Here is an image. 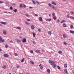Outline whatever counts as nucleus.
<instances>
[{"mask_svg": "<svg viewBox=\"0 0 74 74\" xmlns=\"http://www.w3.org/2000/svg\"><path fill=\"white\" fill-rule=\"evenodd\" d=\"M49 62L52 65V67H53V68H55L56 67V64H55V62L53 61H51V60H49Z\"/></svg>", "mask_w": 74, "mask_h": 74, "instance_id": "f257e3e1", "label": "nucleus"}, {"mask_svg": "<svg viewBox=\"0 0 74 74\" xmlns=\"http://www.w3.org/2000/svg\"><path fill=\"white\" fill-rule=\"evenodd\" d=\"M0 41L2 42H4V40H2L1 36H0Z\"/></svg>", "mask_w": 74, "mask_h": 74, "instance_id": "f03ea898", "label": "nucleus"}, {"mask_svg": "<svg viewBox=\"0 0 74 74\" xmlns=\"http://www.w3.org/2000/svg\"><path fill=\"white\" fill-rule=\"evenodd\" d=\"M22 42L23 43L26 42V39L25 38H24L23 39Z\"/></svg>", "mask_w": 74, "mask_h": 74, "instance_id": "7ed1b4c3", "label": "nucleus"}, {"mask_svg": "<svg viewBox=\"0 0 74 74\" xmlns=\"http://www.w3.org/2000/svg\"><path fill=\"white\" fill-rule=\"evenodd\" d=\"M35 52H36V53H40V50H36L35 51Z\"/></svg>", "mask_w": 74, "mask_h": 74, "instance_id": "20e7f679", "label": "nucleus"}, {"mask_svg": "<svg viewBox=\"0 0 74 74\" xmlns=\"http://www.w3.org/2000/svg\"><path fill=\"white\" fill-rule=\"evenodd\" d=\"M3 56L4 57H8V55L7 54H5Z\"/></svg>", "mask_w": 74, "mask_h": 74, "instance_id": "39448f33", "label": "nucleus"}, {"mask_svg": "<svg viewBox=\"0 0 74 74\" xmlns=\"http://www.w3.org/2000/svg\"><path fill=\"white\" fill-rule=\"evenodd\" d=\"M31 27L32 30H34V25H32Z\"/></svg>", "mask_w": 74, "mask_h": 74, "instance_id": "423d86ee", "label": "nucleus"}, {"mask_svg": "<svg viewBox=\"0 0 74 74\" xmlns=\"http://www.w3.org/2000/svg\"><path fill=\"white\" fill-rule=\"evenodd\" d=\"M70 33H72V34H74V31L72 30H70L69 31Z\"/></svg>", "mask_w": 74, "mask_h": 74, "instance_id": "0eeeda50", "label": "nucleus"}, {"mask_svg": "<svg viewBox=\"0 0 74 74\" xmlns=\"http://www.w3.org/2000/svg\"><path fill=\"white\" fill-rule=\"evenodd\" d=\"M39 20L41 22V21H42V17H40L39 18Z\"/></svg>", "mask_w": 74, "mask_h": 74, "instance_id": "6e6552de", "label": "nucleus"}, {"mask_svg": "<svg viewBox=\"0 0 74 74\" xmlns=\"http://www.w3.org/2000/svg\"><path fill=\"white\" fill-rule=\"evenodd\" d=\"M51 4H53V5H56V3L54 2L53 1H52L51 2Z\"/></svg>", "mask_w": 74, "mask_h": 74, "instance_id": "1a4fd4ad", "label": "nucleus"}, {"mask_svg": "<svg viewBox=\"0 0 74 74\" xmlns=\"http://www.w3.org/2000/svg\"><path fill=\"white\" fill-rule=\"evenodd\" d=\"M64 67L65 68H67V64H64Z\"/></svg>", "mask_w": 74, "mask_h": 74, "instance_id": "9d476101", "label": "nucleus"}, {"mask_svg": "<svg viewBox=\"0 0 74 74\" xmlns=\"http://www.w3.org/2000/svg\"><path fill=\"white\" fill-rule=\"evenodd\" d=\"M53 19L54 20H56V19L57 17L56 16H53Z\"/></svg>", "mask_w": 74, "mask_h": 74, "instance_id": "9b49d317", "label": "nucleus"}, {"mask_svg": "<svg viewBox=\"0 0 74 74\" xmlns=\"http://www.w3.org/2000/svg\"><path fill=\"white\" fill-rule=\"evenodd\" d=\"M30 63L32 64H34V62H33V61L32 60H31L30 61Z\"/></svg>", "mask_w": 74, "mask_h": 74, "instance_id": "f8f14e48", "label": "nucleus"}, {"mask_svg": "<svg viewBox=\"0 0 74 74\" xmlns=\"http://www.w3.org/2000/svg\"><path fill=\"white\" fill-rule=\"evenodd\" d=\"M1 24H3V25H6V22H1Z\"/></svg>", "mask_w": 74, "mask_h": 74, "instance_id": "ddd939ff", "label": "nucleus"}, {"mask_svg": "<svg viewBox=\"0 0 74 74\" xmlns=\"http://www.w3.org/2000/svg\"><path fill=\"white\" fill-rule=\"evenodd\" d=\"M58 53L59 54H61V53H62V51L60 50L58 51Z\"/></svg>", "mask_w": 74, "mask_h": 74, "instance_id": "4468645a", "label": "nucleus"}, {"mask_svg": "<svg viewBox=\"0 0 74 74\" xmlns=\"http://www.w3.org/2000/svg\"><path fill=\"white\" fill-rule=\"evenodd\" d=\"M16 40L17 41V42H21V40H18V39H16Z\"/></svg>", "mask_w": 74, "mask_h": 74, "instance_id": "2eb2a0df", "label": "nucleus"}, {"mask_svg": "<svg viewBox=\"0 0 74 74\" xmlns=\"http://www.w3.org/2000/svg\"><path fill=\"white\" fill-rule=\"evenodd\" d=\"M3 33L4 34H6L7 33L6 32V31L5 30L3 31Z\"/></svg>", "mask_w": 74, "mask_h": 74, "instance_id": "dca6fc26", "label": "nucleus"}, {"mask_svg": "<svg viewBox=\"0 0 74 74\" xmlns=\"http://www.w3.org/2000/svg\"><path fill=\"white\" fill-rule=\"evenodd\" d=\"M64 72L65 73H67V69H64Z\"/></svg>", "mask_w": 74, "mask_h": 74, "instance_id": "f3484780", "label": "nucleus"}, {"mask_svg": "<svg viewBox=\"0 0 74 74\" xmlns=\"http://www.w3.org/2000/svg\"><path fill=\"white\" fill-rule=\"evenodd\" d=\"M63 27H66L67 26H66V24H63Z\"/></svg>", "mask_w": 74, "mask_h": 74, "instance_id": "a211bd4d", "label": "nucleus"}, {"mask_svg": "<svg viewBox=\"0 0 74 74\" xmlns=\"http://www.w3.org/2000/svg\"><path fill=\"white\" fill-rule=\"evenodd\" d=\"M25 61V58H23L22 59V60L21 61V62H23Z\"/></svg>", "mask_w": 74, "mask_h": 74, "instance_id": "6ab92c4d", "label": "nucleus"}, {"mask_svg": "<svg viewBox=\"0 0 74 74\" xmlns=\"http://www.w3.org/2000/svg\"><path fill=\"white\" fill-rule=\"evenodd\" d=\"M32 34H33V37H36V34L34 33H32Z\"/></svg>", "mask_w": 74, "mask_h": 74, "instance_id": "aec40b11", "label": "nucleus"}, {"mask_svg": "<svg viewBox=\"0 0 74 74\" xmlns=\"http://www.w3.org/2000/svg\"><path fill=\"white\" fill-rule=\"evenodd\" d=\"M51 31H49L48 32V34L49 35H51Z\"/></svg>", "mask_w": 74, "mask_h": 74, "instance_id": "412c9836", "label": "nucleus"}, {"mask_svg": "<svg viewBox=\"0 0 74 74\" xmlns=\"http://www.w3.org/2000/svg\"><path fill=\"white\" fill-rule=\"evenodd\" d=\"M47 71L48 73H50V70H49V69H48L47 70Z\"/></svg>", "mask_w": 74, "mask_h": 74, "instance_id": "4be33fe9", "label": "nucleus"}, {"mask_svg": "<svg viewBox=\"0 0 74 74\" xmlns=\"http://www.w3.org/2000/svg\"><path fill=\"white\" fill-rule=\"evenodd\" d=\"M63 36L64 38H65L66 37V35L64 34L63 35Z\"/></svg>", "mask_w": 74, "mask_h": 74, "instance_id": "5701e85b", "label": "nucleus"}, {"mask_svg": "<svg viewBox=\"0 0 74 74\" xmlns=\"http://www.w3.org/2000/svg\"><path fill=\"white\" fill-rule=\"evenodd\" d=\"M13 11H14V12H17V9H15L14 10H13Z\"/></svg>", "mask_w": 74, "mask_h": 74, "instance_id": "b1692460", "label": "nucleus"}, {"mask_svg": "<svg viewBox=\"0 0 74 74\" xmlns=\"http://www.w3.org/2000/svg\"><path fill=\"white\" fill-rule=\"evenodd\" d=\"M5 68H6V66H5V65H4V66H3L2 67L3 69H5Z\"/></svg>", "mask_w": 74, "mask_h": 74, "instance_id": "393cba45", "label": "nucleus"}, {"mask_svg": "<svg viewBox=\"0 0 74 74\" xmlns=\"http://www.w3.org/2000/svg\"><path fill=\"white\" fill-rule=\"evenodd\" d=\"M69 18H70V19H74V17L73 16H71Z\"/></svg>", "mask_w": 74, "mask_h": 74, "instance_id": "a878e982", "label": "nucleus"}, {"mask_svg": "<svg viewBox=\"0 0 74 74\" xmlns=\"http://www.w3.org/2000/svg\"><path fill=\"white\" fill-rule=\"evenodd\" d=\"M32 1L34 4H36V2L34 1V0H32Z\"/></svg>", "mask_w": 74, "mask_h": 74, "instance_id": "bb28decb", "label": "nucleus"}, {"mask_svg": "<svg viewBox=\"0 0 74 74\" xmlns=\"http://www.w3.org/2000/svg\"><path fill=\"white\" fill-rule=\"evenodd\" d=\"M73 27H73V26L72 25H70V28H71V29H73Z\"/></svg>", "mask_w": 74, "mask_h": 74, "instance_id": "cd10ccee", "label": "nucleus"}, {"mask_svg": "<svg viewBox=\"0 0 74 74\" xmlns=\"http://www.w3.org/2000/svg\"><path fill=\"white\" fill-rule=\"evenodd\" d=\"M57 68L58 69H59V70H60V66H57Z\"/></svg>", "mask_w": 74, "mask_h": 74, "instance_id": "c85d7f7f", "label": "nucleus"}, {"mask_svg": "<svg viewBox=\"0 0 74 74\" xmlns=\"http://www.w3.org/2000/svg\"><path fill=\"white\" fill-rule=\"evenodd\" d=\"M17 29H19V30H21V27H17Z\"/></svg>", "mask_w": 74, "mask_h": 74, "instance_id": "c756f323", "label": "nucleus"}, {"mask_svg": "<svg viewBox=\"0 0 74 74\" xmlns=\"http://www.w3.org/2000/svg\"><path fill=\"white\" fill-rule=\"evenodd\" d=\"M64 22H65V21L64 20H63L61 21V23H64Z\"/></svg>", "mask_w": 74, "mask_h": 74, "instance_id": "7c9ffc66", "label": "nucleus"}, {"mask_svg": "<svg viewBox=\"0 0 74 74\" xmlns=\"http://www.w3.org/2000/svg\"><path fill=\"white\" fill-rule=\"evenodd\" d=\"M26 24L27 25H29L30 24V23H29V22H27V21L26 22Z\"/></svg>", "mask_w": 74, "mask_h": 74, "instance_id": "2f4dec72", "label": "nucleus"}, {"mask_svg": "<svg viewBox=\"0 0 74 74\" xmlns=\"http://www.w3.org/2000/svg\"><path fill=\"white\" fill-rule=\"evenodd\" d=\"M43 68V67H42V66H41L40 67V70H42V69Z\"/></svg>", "mask_w": 74, "mask_h": 74, "instance_id": "473e14b6", "label": "nucleus"}, {"mask_svg": "<svg viewBox=\"0 0 74 74\" xmlns=\"http://www.w3.org/2000/svg\"><path fill=\"white\" fill-rule=\"evenodd\" d=\"M30 52L31 53H33V50H31L30 51Z\"/></svg>", "mask_w": 74, "mask_h": 74, "instance_id": "72a5a7b5", "label": "nucleus"}, {"mask_svg": "<svg viewBox=\"0 0 74 74\" xmlns=\"http://www.w3.org/2000/svg\"><path fill=\"white\" fill-rule=\"evenodd\" d=\"M20 7H23V5L22 4H21L20 5Z\"/></svg>", "mask_w": 74, "mask_h": 74, "instance_id": "f704fd0d", "label": "nucleus"}, {"mask_svg": "<svg viewBox=\"0 0 74 74\" xmlns=\"http://www.w3.org/2000/svg\"><path fill=\"white\" fill-rule=\"evenodd\" d=\"M52 15H53V16H55V13H53L52 14Z\"/></svg>", "mask_w": 74, "mask_h": 74, "instance_id": "c9c22d12", "label": "nucleus"}, {"mask_svg": "<svg viewBox=\"0 0 74 74\" xmlns=\"http://www.w3.org/2000/svg\"><path fill=\"white\" fill-rule=\"evenodd\" d=\"M5 47L6 48H7L8 47V46L7 45H5Z\"/></svg>", "mask_w": 74, "mask_h": 74, "instance_id": "e433bc0d", "label": "nucleus"}, {"mask_svg": "<svg viewBox=\"0 0 74 74\" xmlns=\"http://www.w3.org/2000/svg\"><path fill=\"white\" fill-rule=\"evenodd\" d=\"M2 3H3V2L1 1H0V4H2Z\"/></svg>", "mask_w": 74, "mask_h": 74, "instance_id": "4c0bfd02", "label": "nucleus"}, {"mask_svg": "<svg viewBox=\"0 0 74 74\" xmlns=\"http://www.w3.org/2000/svg\"><path fill=\"white\" fill-rule=\"evenodd\" d=\"M48 5L49 7H51V5H52L50 3H49Z\"/></svg>", "mask_w": 74, "mask_h": 74, "instance_id": "58836bf2", "label": "nucleus"}, {"mask_svg": "<svg viewBox=\"0 0 74 74\" xmlns=\"http://www.w3.org/2000/svg\"><path fill=\"white\" fill-rule=\"evenodd\" d=\"M23 5L24 7L25 8H26V5H25V4H23Z\"/></svg>", "mask_w": 74, "mask_h": 74, "instance_id": "ea45409f", "label": "nucleus"}, {"mask_svg": "<svg viewBox=\"0 0 74 74\" xmlns=\"http://www.w3.org/2000/svg\"><path fill=\"white\" fill-rule=\"evenodd\" d=\"M66 17L67 18H70V16H69V15H67Z\"/></svg>", "mask_w": 74, "mask_h": 74, "instance_id": "a19ab883", "label": "nucleus"}, {"mask_svg": "<svg viewBox=\"0 0 74 74\" xmlns=\"http://www.w3.org/2000/svg\"><path fill=\"white\" fill-rule=\"evenodd\" d=\"M64 44H65V45H66L67 43L66 42H63Z\"/></svg>", "mask_w": 74, "mask_h": 74, "instance_id": "79ce46f5", "label": "nucleus"}, {"mask_svg": "<svg viewBox=\"0 0 74 74\" xmlns=\"http://www.w3.org/2000/svg\"><path fill=\"white\" fill-rule=\"evenodd\" d=\"M57 22H58V23H59V22H60V20H59V19H58L57 20Z\"/></svg>", "mask_w": 74, "mask_h": 74, "instance_id": "37998d69", "label": "nucleus"}, {"mask_svg": "<svg viewBox=\"0 0 74 74\" xmlns=\"http://www.w3.org/2000/svg\"><path fill=\"white\" fill-rule=\"evenodd\" d=\"M25 15L26 16H29V14H26Z\"/></svg>", "mask_w": 74, "mask_h": 74, "instance_id": "c03bdc74", "label": "nucleus"}, {"mask_svg": "<svg viewBox=\"0 0 74 74\" xmlns=\"http://www.w3.org/2000/svg\"><path fill=\"white\" fill-rule=\"evenodd\" d=\"M51 20H52L51 18L48 19V21H51Z\"/></svg>", "mask_w": 74, "mask_h": 74, "instance_id": "a18cd8bd", "label": "nucleus"}, {"mask_svg": "<svg viewBox=\"0 0 74 74\" xmlns=\"http://www.w3.org/2000/svg\"><path fill=\"white\" fill-rule=\"evenodd\" d=\"M18 54L16 53H15V56H18Z\"/></svg>", "mask_w": 74, "mask_h": 74, "instance_id": "49530a36", "label": "nucleus"}, {"mask_svg": "<svg viewBox=\"0 0 74 74\" xmlns=\"http://www.w3.org/2000/svg\"><path fill=\"white\" fill-rule=\"evenodd\" d=\"M71 14H74V12L73 11H72L71 12Z\"/></svg>", "mask_w": 74, "mask_h": 74, "instance_id": "de8ad7c7", "label": "nucleus"}, {"mask_svg": "<svg viewBox=\"0 0 74 74\" xmlns=\"http://www.w3.org/2000/svg\"><path fill=\"white\" fill-rule=\"evenodd\" d=\"M10 10H12V7H10Z\"/></svg>", "mask_w": 74, "mask_h": 74, "instance_id": "09e8293b", "label": "nucleus"}, {"mask_svg": "<svg viewBox=\"0 0 74 74\" xmlns=\"http://www.w3.org/2000/svg\"><path fill=\"white\" fill-rule=\"evenodd\" d=\"M27 21H28V22H29V21H30V20L29 19H27Z\"/></svg>", "mask_w": 74, "mask_h": 74, "instance_id": "8fccbe9b", "label": "nucleus"}, {"mask_svg": "<svg viewBox=\"0 0 74 74\" xmlns=\"http://www.w3.org/2000/svg\"><path fill=\"white\" fill-rule=\"evenodd\" d=\"M36 2L37 4H39V3H40V2H38V1H36Z\"/></svg>", "mask_w": 74, "mask_h": 74, "instance_id": "3c124183", "label": "nucleus"}, {"mask_svg": "<svg viewBox=\"0 0 74 74\" xmlns=\"http://www.w3.org/2000/svg\"><path fill=\"white\" fill-rule=\"evenodd\" d=\"M38 32H41V30L40 29H38Z\"/></svg>", "mask_w": 74, "mask_h": 74, "instance_id": "603ef678", "label": "nucleus"}, {"mask_svg": "<svg viewBox=\"0 0 74 74\" xmlns=\"http://www.w3.org/2000/svg\"><path fill=\"white\" fill-rule=\"evenodd\" d=\"M29 8L30 9H31L32 8H33V7H29Z\"/></svg>", "mask_w": 74, "mask_h": 74, "instance_id": "864d4df0", "label": "nucleus"}, {"mask_svg": "<svg viewBox=\"0 0 74 74\" xmlns=\"http://www.w3.org/2000/svg\"><path fill=\"white\" fill-rule=\"evenodd\" d=\"M35 16H38V15H37V14H35Z\"/></svg>", "mask_w": 74, "mask_h": 74, "instance_id": "5fc2aeb1", "label": "nucleus"}, {"mask_svg": "<svg viewBox=\"0 0 74 74\" xmlns=\"http://www.w3.org/2000/svg\"><path fill=\"white\" fill-rule=\"evenodd\" d=\"M33 43H34V44H36V42H35V41H33Z\"/></svg>", "mask_w": 74, "mask_h": 74, "instance_id": "6e6d98bb", "label": "nucleus"}, {"mask_svg": "<svg viewBox=\"0 0 74 74\" xmlns=\"http://www.w3.org/2000/svg\"><path fill=\"white\" fill-rule=\"evenodd\" d=\"M54 9V10H55V6H53L52 7Z\"/></svg>", "mask_w": 74, "mask_h": 74, "instance_id": "4d7b16f0", "label": "nucleus"}, {"mask_svg": "<svg viewBox=\"0 0 74 74\" xmlns=\"http://www.w3.org/2000/svg\"><path fill=\"white\" fill-rule=\"evenodd\" d=\"M16 67H17V68H19V65L17 66H16Z\"/></svg>", "mask_w": 74, "mask_h": 74, "instance_id": "13d9d810", "label": "nucleus"}, {"mask_svg": "<svg viewBox=\"0 0 74 74\" xmlns=\"http://www.w3.org/2000/svg\"><path fill=\"white\" fill-rule=\"evenodd\" d=\"M42 51L43 52H45V51L43 50H42Z\"/></svg>", "mask_w": 74, "mask_h": 74, "instance_id": "bf43d9fd", "label": "nucleus"}, {"mask_svg": "<svg viewBox=\"0 0 74 74\" xmlns=\"http://www.w3.org/2000/svg\"><path fill=\"white\" fill-rule=\"evenodd\" d=\"M46 20L47 21H48V18L46 19Z\"/></svg>", "mask_w": 74, "mask_h": 74, "instance_id": "052dcab7", "label": "nucleus"}, {"mask_svg": "<svg viewBox=\"0 0 74 74\" xmlns=\"http://www.w3.org/2000/svg\"><path fill=\"white\" fill-rule=\"evenodd\" d=\"M10 42L12 43V42H13L12 41V40H11Z\"/></svg>", "mask_w": 74, "mask_h": 74, "instance_id": "680f3d73", "label": "nucleus"}, {"mask_svg": "<svg viewBox=\"0 0 74 74\" xmlns=\"http://www.w3.org/2000/svg\"><path fill=\"white\" fill-rule=\"evenodd\" d=\"M0 51H2V49H0Z\"/></svg>", "mask_w": 74, "mask_h": 74, "instance_id": "e2e57ef3", "label": "nucleus"}, {"mask_svg": "<svg viewBox=\"0 0 74 74\" xmlns=\"http://www.w3.org/2000/svg\"><path fill=\"white\" fill-rule=\"evenodd\" d=\"M41 66V64H40L39 65V66Z\"/></svg>", "mask_w": 74, "mask_h": 74, "instance_id": "0e129e2a", "label": "nucleus"}, {"mask_svg": "<svg viewBox=\"0 0 74 74\" xmlns=\"http://www.w3.org/2000/svg\"><path fill=\"white\" fill-rule=\"evenodd\" d=\"M8 13L9 14H10V12H8Z\"/></svg>", "mask_w": 74, "mask_h": 74, "instance_id": "69168bd1", "label": "nucleus"}, {"mask_svg": "<svg viewBox=\"0 0 74 74\" xmlns=\"http://www.w3.org/2000/svg\"><path fill=\"white\" fill-rule=\"evenodd\" d=\"M49 16H50V17H51V15H50L49 14Z\"/></svg>", "mask_w": 74, "mask_h": 74, "instance_id": "338daca9", "label": "nucleus"}, {"mask_svg": "<svg viewBox=\"0 0 74 74\" xmlns=\"http://www.w3.org/2000/svg\"><path fill=\"white\" fill-rule=\"evenodd\" d=\"M19 74H22L21 73H20Z\"/></svg>", "mask_w": 74, "mask_h": 74, "instance_id": "774afa93", "label": "nucleus"}]
</instances>
